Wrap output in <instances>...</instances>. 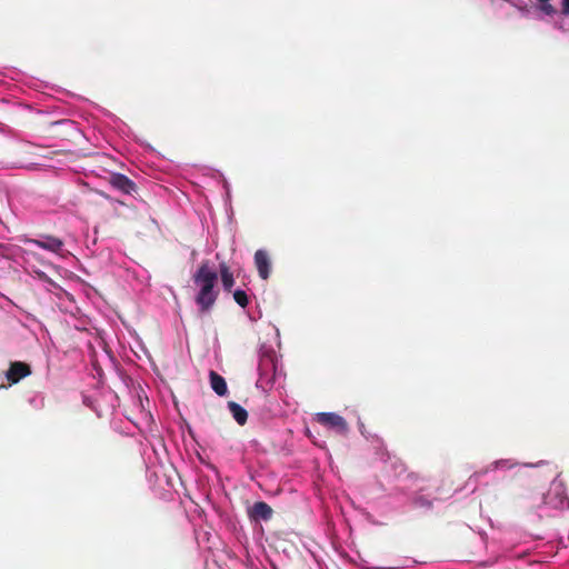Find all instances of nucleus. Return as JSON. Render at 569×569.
Returning <instances> with one entry per match:
<instances>
[{"instance_id": "obj_1", "label": "nucleus", "mask_w": 569, "mask_h": 569, "mask_svg": "<svg viewBox=\"0 0 569 569\" xmlns=\"http://www.w3.org/2000/svg\"><path fill=\"white\" fill-rule=\"evenodd\" d=\"M316 419L320 425L335 430L339 435L348 432V421L336 412H318Z\"/></svg>"}, {"instance_id": "obj_2", "label": "nucleus", "mask_w": 569, "mask_h": 569, "mask_svg": "<svg viewBox=\"0 0 569 569\" xmlns=\"http://www.w3.org/2000/svg\"><path fill=\"white\" fill-rule=\"evenodd\" d=\"M218 297L219 291L214 289V284H206L204 287H199L196 303L201 312H207L213 307Z\"/></svg>"}, {"instance_id": "obj_3", "label": "nucleus", "mask_w": 569, "mask_h": 569, "mask_svg": "<svg viewBox=\"0 0 569 569\" xmlns=\"http://www.w3.org/2000/svg\"><path fill=\"white\" fill-rule=\"evenodd\" d=\"M568 500L566 486L561 480L552 481L549 491L545 497L546 503H551L555 507H561Z\"/></svg>"}, {"instance_id": "obj_4", "label": "nucleus", "mask_w": 569, "mask_h": 569, "mask_svg": "<svg viewBox=\"0 0 569 569\" xmlns=\"http://www.w3.org/2000/svg\"><path fill=\"white\" fill-rule=\"evenodd\" d=\"M109 183L112 188L127 196H131L133 192H137L138 189L134 181L119 172H112L110 174Z\"/></svg>"}, {"instance_id": "obj_5", "label": "nucleus", "mask_w": 569, "mask_h": 569, "mask_svg": "<svg viewBox=\"0 0 569 569\" xmlns=\"http://www.w3.org/2000/svg\"><path fill=\"white\" fill-rule=\"evenodd\" d=\"M192 279L198 288H201V286H214L217 272L209 267L208 261H202Z\"/></svg>"}, {"instance_id": "obj_6", "label": "nucleus", "mask_w": 569, "mask_h": 569, "mask_svg": "<svg viewBox=\"0 0 569 569\" xmlns=\"http://www.w3.org/2000/svg\"><path fill=\"white\" fill-rule=\"evenodd\" d=\"M253 262L260 279L268 280L271 273V259L268 251L264 249L256 250Z\"/></svg>"}, {"instance_id": "obj_7", "label": "nucleus", "mask_w": 569, "mask_h": 569, "mask_svg": "<svg viewBox=\"0 0 569 569\" xmlns=\"http://www.w3.org/2000/svg\"><path fill=\"white\" fill-rule=\"evenodd\" d=\"M248 515L253 521H269L273 516V509L266 501H256L249 508Z\"/></svg>"}, {"instance_id": "obj_8", "label": "nucleus", "mask_w": 569, "mask_h": 569, "mask_svg": "<svg viewBox=\"0 0 569 569\" xmlns=\"http://www.w3.org/2000/svg\"><path fill=\"white\" fill-rule=\"evenodd\" d=\"M29 375H31V367L24 362L16 361L10 365L7 379L11 385H14Z\"/></svg>"}, {"instance_id": "obj_9", "label": "nucleus", "mask_w": 569, "mask_h": 569, "mask_svg": "<svg viewBox=\"0 0 569 569\" xmlns=\"http://www.w3.org/2000/svg\"><path fill=\"white\" fill-rule=\"evenodd\" d=\"M209 382L216 395L224 397L228 393V385L223 376L214 370L209 371Z\"/></svg>"}, {"instance_id": "obj_10", "label": "nucleus", "mask_w": 569, "mask_h": 569, "mask_svg": "<svg viewBox=\"0 0 569 569\" xmlns=\"http://www.w3.org/2000/svg\"><path fill=\"white\" fill-rule=\"evenodd\" d=\"M36 246L47 249L52 252H61L63 250V242L62 240L56 238V237H44L42 240H37Z\"/></svg>"}, {"instance_id": "obj_11", "label": "nucleus", "mask_w": 569, "mask_h": 569, "mask_svg": "<svg viewBox=\"0 0 569 569\" xmlns=\"http://www.w3.org/2000/svg\"><path fill=\"white\" fill-rule=\"evenodd\" d=\"M220 276L224 290L230 292L234 286V277L227 262L220 263Z\"/></svg>"}, {"instance_id": "obj_12", "label": "nucleus", "mask_w": 569, "mask_h": 569, "mask_svg": "<svg viewBox=\"0 0 569 569\" xmlns=\"http://www.w3.org/2000/svg\"><path fill=\"white\" fill-rule=\"evenodd\" d=\"M228 408L230 412L232 413L234 420L240 425L243 426L247 422L248 419V412L237 402L230 401L228 403Z\"/></svg>"}, {"instance_id": "obj_13", "label": "nucleus", "mask_w": 569, "mask_h": 569, "mask_svg": "<svg viewBox=\"0 0 569 569\" xmlns=\"http://www.w3.org/2000/svg\"><path fill=\"white\" fill-rule=\"evenodd\" d=\"M505 467L510 468L511 463L508 460H496L486 470L476 471V472H473V475L471 477L478 479L481 476H483L485 473H487L489 470H496L498 468H505Z\"/></svg>"}, {"instance_id": "obj_14", "label": "nucleus", "mask_w": 569, "mask_h": 569, "mask_svg": "<svg viewBox=\"0 0 569 569\" xmlns=\"http://www.w3.org/2000/svg\"><path fill=\"white\" fill-rule=\"evenodd\" d=\"M233 298H234V301L242 308H246L249 303V299H248V296L244 290H241V289H237L234 292H233Z\"/></svg>"}, {"instance_id": "obj_15", "label": "nucleus", "mask_w": 569, "mask_h": 569, "mask_svg": "<svg viewBox=\"0 0 569 569\" xmlns=\"http://www.w3.org/2000/svg\"><path fill=\"white\" fill-rule=\"evenodd\" d=\"M541 11L547 16H552L556 12V9L548 2H541Z\"/></svg>"}, {"instance_id": "obj_16", "label": "nucleus", "mask_w": 569, "mask_h": 569, "mask_svg": "<svg viewBox=\"0 0 569 569\" xmlns=\"http://www.w3.org/2000/svg\"><path fill=\"white\" fill-rule=\"evenodd\" d=\"M562 13L569 16V0H562Z\"/></svg>"}, {"instance_id": "obj_17", "label": "nucleus", "mask_w": 569, "mask_h": 569, "mask_svg": "<svg viewBox=\"0 0 569 569\" xmlns=\"http://www.w3.org/2000/svg\"><path fill=\"white\" fill-rule=\"evenodd\" d=\"M540 2H549L550 0H538Z\"/></svg>"}]
</instances>
